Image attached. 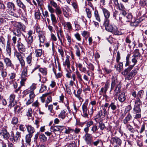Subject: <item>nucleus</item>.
I'll use <instances>...</instances> for the list:
<instances>
[{
	"mask_svg": "<svg viewBox=\"0 0 147 147\" xmlns=\"http://www.w3.org/2000/svg\"><path fill=\"white\" fill-rule=\"evenodd\" d=\"M133 57L132 59V61L134 63V64L133 65H129L128 67L125 69L121 73L125 77L126 80H131L137 74L138 71V68L136 67L130 72L137 62V59H138L136 58H134V57Z\"/></svg>",
	"mask_w": 147,
	"mask_h": 147,
	"instance_id": "1",
	"label": "nucleus"
},
{
	"mask_svg": "<svg viewBox=\"0 0 147 147\" xmlns=\"http://www.w3.org/2000/svg\"><path fill=\"white\" fill-rule=\"evenodd\" d=\"M36 84H33L28 89L23 92L24 94L25 95L29 94V98L26 102V104L27 105L31 104L34 101L35 95L33 91L36 88Z\"/></svg>",
	"mask_w": 147,
	"mask_h": 147,
	"instance_id": "2",
	"label": "nucleus"
},
{
	"mask_svg": "<svg viewBox=\"0 0 147 147\" xmlns=\"http://www.w3.org/2000/svg\"><path fill=\"white\" fill-rule=\"evenodd\" d=\"M109 20L104 21L103 25L107 31L111 32L115 35H121L122 34V32L119 31L116 26H113L111 24H109Z\"/></svg>",
	"mask_w": 147,
	"mask_h": 147,
	"instance_id": "3",
	"label": "nucleus"
},
{
	"mask_svg": "<svg viewBox=\"0 0 147 147\" xmlns=\"http://www.w3.org/2000/svg\"><path fill=\"white\" fill-rule=\"evenodd\" d=\"M111 80V91L116 86L114 91L116 93L115 95H117V93L120 92V89L121 88V83L117 80V78L114 76H113Z\"/></svg>",
	"mask_w": 147,
	"mask_h": 147,
	"instance_id": "4",
	"label": "nucleus"
},
{
	"mask_svg": "<svg viewBox=\"0 0 147 147\" xmlns=\"http://www.w3.org/2000/svg\"><path fill=\"white\" fill-rule=\"evenodd\" d=\"M107 115V110L104 108L103 109V111L100 110L98 112L96 116L94 117V119L96 122H99L101 119L105 117Z\"/></svg>",
	"mask_w": 147,
	"mask_h": 147,
	"instance_id": "5",
	"label": "nucleus"
},
{
	"mask_svg": "<svg viewBox=\"0 0 147 147\" xmlns=\"http://www.w3.org/2000/svg\"><path fill=\"white\" fill-rule=\"evenodd\" d=\"M114 5L119 10L121 11L122 14L125 16L127 14L125 9L123 5L121 3H119L118 0H112Z\"/></svg>",
	"mask_w": 147,
	"mask_h": 147,
	"instance_id": "6",
	"label": "nucleus"
},
{
	"mask_svg": "<svg viewBox=\"0 0 147 147\" xmlns=\"http://www.w3.org/2000/svg\"><path fill=\"white\" fill-rule=\"evenodd\" d=\"M122 15H123L122 14L121 11V12H119L116 10H115L113 13V17L115 19L123 23L124 20L123 19Z\"/></svg>",
	"mask_w": 147,
	"mask_h": 147,
	"instance_id": "7",
	"label": "nucleus"
},
{
	"mask_svg": "<svg viewBox=\"0 0 147 147\" xmlns=\"http://www.w3.org/2000/svg\"><path fill=\"white\" fill-rule=\"evenodd\" d=\"M21 133L19 131H17L15 134L12 133L11 136L13 137L12 139H10L11 141L13 140L16 143L18 142L20 140L21 137Z\"/></svg>",
	"mask_w": 147,
	"mask_h": 147,
	"instance_id": "8",
	"label": "nucleus"
},
{
	"mask_svg": "<svg viewBox=\"0 0 147 147\" xmlns=\"http://www.w3.org/2000/svg\"><path fill=\"white\" fill-rule=\"evenodd\" d=\"M87 104L85 103L82 106V115L84 117H88V114H90V111H89L87 108Z\"/></svg>",
	"mask_w": 147,
	"mask_h": 147,
	"instance_id": "9",
	"label": "nucleus"
},
{
	"mask_svg": "<svg viewBox=\"0 0 147 147\" xmlns=\"http://www.w3.org/2000/svg\"><path fill=\"white\" fill-rule=\"evenodd\" d=\"M63 128H65L64 126H55L51 127L50 130L51 131L55 133L56 131H59L60 133L63 130Z\"/></svg>",
	"mask_w": 147,
	"mask_h": 147,
	"instance_id": "10",
	"label": "nucleus"
},
{
	"mask_svg": "<svg viewBox=\"0 0 147 147\" xmlns=\"http://www.w3.org/2000/svg\"><path fill=\"white\" fill-rule=\"evenodd\" d=\"M6 9L9 12L13 10L14 11L16 10V8L14 3L12 2H7L6 3Z\"/></svg>",
	"mask_w": 147,
	"mask_h": 147,
	"instance_id": "11",
	"label": "nucleus"
},
{
	"mask_svg": "<svg viewBox=\"0 0 147 147\" xmlns=\"http://www.w3.org/2000/svg\"><path fill=\"white\" fill-rule=\"evenodd\" d=\"M111 142L113 145L116 144V145L121 146L122 144L121 140L117 137L111 138Z\"/></svg>",
	"mask_w": 147,
	"mask_h": 147,
	"instance_id": "12",
	"label": "nucleus"
},
{
	"mask_svg": "<svg viewBox=\"0 0 147 147\" xmlns=\"http://www.w3.org/2000/svg\"><path fill=\"white\" fill-rule=\"evenodd\" d=\"M0 134L3 137L4 139L6 140L8 139L10 136L9 133L5 128H3L2 129L0 133Z\"/></svg>",
	"mask_w": 147,
	"mask_h": 147,
	"instance_id": "13",
	"label": "nucleus"
},
{
	"mask_svg": "<svg viewBox=\"0 0 147 147\" xmlns=\"http://www.w3.org/2000/svg\"><path fill=\"white\" fill-rule=\"evenodd\" d=\"M17 42L16 46L18 51L19 53H23V52H24L26 49L23 44L19 41H18Z\"/></svg>",
	"mask_w": 147,
	"mask_h": 147,
	"instance_id": "14",
	"label": "nucleus"
},
{
	"mask_svg": "<svg viewBox=\"0 0 147 147\" xmlns=\"http://www.w3.org/2000/svg\"><path fill=\"white\" fill-rule=\"evenodd\" d=\"M28 67V66L24 67L23 70L22 71L21 74V78H22L23 80L26 81V78L27 76V72Z\"/></svg>",
	"mask_w": 147,
	"mask_h": 147,
	"instance_id": "15",
	"label": "nucleus"
},
{
	"mask_svg": "<svg viewBox=\"0 0 147 147\" xmlns=\"http://www.w3.org/2000/svg\"><path fill=\"white\" fill-rule=\"evenodd\" d=\"M103 13L105 17L104 21L109 20V18L110 16V12L106 9L105 8H102Z\"/></svg>",
	"mask_w": 147,
	"mask_h": 147,
	"instance_id": "16",
	"label": "nucleus"
},
{
	"mask_svg": "<svg viewBox=\"0 0 147 147\" xmlns=\"http://www.w3.org/2000/svg\"><path fill=\"white\" fill-rule=\"evenodd\" d=\"M6 54L7 56L9 57H10L11 54V47L10 43L8 42L6 47Z\"/></svg>",
	"mask_w": 147,
	"mask_h": 147,
	"instance_id": "17",
	"label": "nucleus"
},
{
	"mask_svg": "<svg viewBox=\"0 0 147 147\" xmlns=\"http://www.w3.org/2000/svg\"><path fill=\"white\" fill-rule=\"evenodd\" d=\"M22 54L24 55V53H19L17 51L14 52V55L18 60L19 62L24 59V58L22 55Z\"/></svg>",
	"mask_w": 147,
	"mask_h": 147,
	"instance_id": "18",
	"label": "nucleus"
},
{
	"mask_svg": "<svg viewBox=\"0 0 147 147\" xmlns=\"http://www.w3.org/2000/svg\"><path fill=\"white\" fill-rule=\"evenodd\" d=\"M4 61L7 67H13V65L12 63L11 60L9 58L6 57L4 59Z\"/></svg>",
	"mask_w": 147,
	"mask_h": 147,
	"instance_id": "19",
	"label": "nucleus"
},
{
	"mask_svg": "<svg viewBox=\"0 0 147 147\" xmlns=\"http://www.w3.org/2000/svg\"><path fill=\"white\" fill-rule=\"evenodd\" d=\"M118 95V99L121 102H124L126 99V96L124 92L120 93Z\"/></svg>",
	"mask_w": 147,
	"mask_h": 147,
	"instance_id": "20",
	"label": "nucleus"
},
{
	"mask_svg": "<svg viewBox=\"0 0 147 147\" xmlns=\"http://www.w3.org/2000/svg\"><path fill=\"white\" fill-rule=\"evenodd\" d=\"M85 140L87 144H90L92 142V136L90 134L87 133L85 135Z\"/></svg>",
	"mask_w": 147,
	"mask_h": 147,
	"instance_id": "21",
	"label": "nucleus"
},
{
	"mask_svg": "<svg viewBox=\"0 0 147 147\" xmlns=\"http://www.w3.org/2000/svg\"><path fill=\"white\" fill-rule=\"evenodd\" d=\"M32 53H31L26 58V61L27 64L30 66L32 65L33 59L32 56Z\"/></svg>",
	"mask_w": 147,
	"mask_h": 147,
	"instance_id": "22",
	"label": "nucleus"
},
{
	"mask_svg": "<svg viewBox=\"0 0 147 147\" xmlns=\"http://www.w3.org/2000/svg\"><path fill=\"white\" fill-rule=\"evenodd\" d=\"M15 95L13 94H11L9 96V101L11 105H12L13 106L17 103L15 99Z\"/></svg>",
	"mask_w": 147,
	"mask_h": 147,
	"instance_id": "23",
	"label": "nucleus"
},
{
	"mask_svg": "<svg viewBox=\"0 0 147 147\" xmlns=\"http://www.w3.org/2000/svg\"><path fill=\"white\" fill-rule=\"evenodd\" d=\"M25 126L27 128L28 132L29 134H33L35 132V129L32 125H26Z\"/></svg>",
	"mask_w": 147,
	"mask_h": 147,
	"instance_id": "24",
	"label": "nucleus"
},
{
	"mask_svg": "<svg viewBox=\"0 0 147 147\" xmlns=\"http://www.w3.org/2000/svg\"><path fill=\"white\" fill-rule=\"evenodd\" d=\"M16 24L17 26L16 27L17 28H18L19 30L25 32L26 27L24 25L20 22H17Z\"/></svg>",
	"mask_w": 147,
	"mask_h": 147,
	"instance_id": "25",
	"label": "nucleus"
},
{
	"mask_svg": "<svg viewBox=\"0 0 147 147\" xmlns=\"http://www.w3.org/2000/svg\"><path fill=\"white\" fill-rule=\"evenodd\" d=\"M13 32L14 35L18 37H20L21 35H23L22 31L17 28L13 30Z\"/></svg>",
	"mask_w": 147,
	"mask_h": 147,
	"instance_id": "26",
	"label": "nucleus"
},
{
	"mask_svg": "<svg viewBox=\"0 0 147 147\" xmlns=\"http://www.w3.org/2000/svg\"><path fill=\"white\" fill-rule=\"evenodd\" d=\"M91 105L92 106L91 108V111H90V115H92L94 111V109L93 108L95 107V109H96L95 107L96 105H97V103L96 101L95 100H93L90 103V105Z\"/></svg>",
	"mask_w": 147,
	"mask_h": 147,
	"instance_id": "27",
	"label": "nucleus"
},
{
	"mask_svg": "<svg viewBox=\"0 0 147 147\" xmlns=\"http://www.w3.org/2000/svg\"><path fill=\"white\" fill-rule=\"evenodd\" d=\"M132 117L130 113H128L126 116L125 118L123 121V123L125 124H126L128 123L131 119Z\"/></svg>",
	"mask_w": 147,
	"mask_h": 147,
	"instance_id": "28",
	"label": "nucleus"
},
{
	"mask_svg": "<svg viewBox=\"0 0 147 147\" xmlns=\"http://www.w3.org/2000/svg\"><path fill=\"white\" fill-rule=\"evenodd\" d=\"M41 33H39L38 36L40 42L43 44L45 42V37L44 33L43 32Z\"/></svg>",
	"mask_w": 147,
	"mask_h": 147,
	"instance_id": "29",
	"label": "nucleus"
},
{
	"mask_svg": "<svg viewBox=\"0 0 147 147\" xmlns=\"http://www.w3.org/2000/svg\"><path fill=\"white\" fill-rule=\"evenodd\" d=\"M66 111L63 110L61 111L59 114L58 115V117L61 118L62 119H64L66 117Z\"/></svg>",
	"mask_w": 147,
	"mask_h": 147,
	"instance_id": "30",
	"label": "nucleus"
},
{
	"mask_svg": "<svg viewBox=\"0 0 147 147\" xmlns=\"http://www.w3.org/2000/svg\"><path fill=\"white\" fill-rule=\"evenodd\" d=\"M140 106L135 105L133 109L134 112L135 114L141 113Z\"/></svg>",
	"mask_w": 147,
	"mask_h": 147,
	"instance_id": "31",
	"label": "nucleus"
},
{
	"mask_svg": "<svg viewBox=\"0 0 147 147\" xmlns=\"http://www.w3.org/2000/svg\"><path fill=\"white\" fill-rule=\"evenodd\" d=\"M61 111L60 109L59 108V106H57L56 107L55 109L53 110L51 115L53 116L57 115L59 114L60 112Z\"/></svg>",
	"mask_w": 147,
	"mask_h": 147,
	"instance_id": "32",
	"label": "nucleus"
},
{
	"mask_svg": "<svg viewBox=\"0 0 147 147\" xmlns=\"http://www.w3.org/2000/svg\"><path fill=\"white\" fill-rule=\"evenodd\" d=\"M39 71L40 72L43 76H46L47 74V70L46 68H40Z\"/></svg>",
	"mask_w": 147,
	"mask_h": 147,
	"instance_id": "33",
	"label": "nucleus"
},
{
	"mask_svg": "<svg viewBox=\"0 0 147 147\" xmlns=\"http://www.w3.org/2000/svg\"><path fill=\"white\" fill-rule=\"evenodd\" d=\"M50 16L51 17V20L52 22L53 25H55L57 22L56 18L54 14L51 13Z\"/></svg>",
	"mask_w": 147,
	"mask_h": 147,
	"instance_id": "34",
	"label": "nucleus"
},
{
	"mask_svg": "<svg viewBox=\"0 0 147 147\" xmlns=\"http://www.w3.org/2000/svg\"><path fill=\"white\" fill-rule=\"evenodd\" d=\"M33 136V134H28L26 136V143L29 144L31 141V138Z\"/></svg>",
	"mask_w": 147,
	"mask_h": 147,
	"instance_id": "35",
	"label": "nucleus"
},
{
	"mask_svg": "<svg viewBox=\"0 0 147 147\" xmlns=\"http://www.w3.org/2000/svg\"><path fill=\"white\" fill-rule=\"evenodd\" d=\"M55 8V11L56 15L58 16H61L62 14V12L60 7L58 6Z\"/></svg>",
	"mask_w": 147,
	"mask_h": 147,
	"instance_id": "36",
	"label": "nucleus"
},
{
	"mask_svg": "<svg viewBox=\"0 0 147 147\" xmlns=\"http://www.w3.org/2000/svg\"><path fill=\"white\" fill-rule=\"evenodd\" d=\"M63 130H65L64 132L65 134H68L70 133H71L74 132V130L69 127H66L65 126V128H63Z\"/></svg>",
	"mask_w": 147,
	"mask_h": 147,
	"instance_id": "37",
	"label": "nucleus"
},
{
	"mask_svg": "<svg viewBox=\"0 0 147 147\" xmlns=\"http://www.w3.org/2000/svg\"><path fill=\"white\" fill-rule=\"evenodd\" d=\"M63 65L65 66L67 65L68 68L69 69L70 67V63L69 61L68 56H67L66 57V59Z\"/></svg>",
	"mask_w": 147,
	"mask_h": 147,
	"instance_id": "38",
	"label": "nucleus"
},
{
	"mask_svg": "<svg viewBox=\"0 0 147 147\" xmlns=\"http://www.w3.org/2000/svg\"><path fill=\"white\" fill-rule=\"evenodd\" d=\"M36 57H40L42 54V50L41 49H37L35 51Z\"/></svg>",
	"mask_w": 147,
	"mask_h": 147,
	"instance_id": "39",
	"label": "nucleus"
},
{
	"mask_svg": "<svg viewBox=\"0 0 147 147\" xmlns=\"http://www.w3.org/2000/svg\"><path fill=\"white\" fill-rule=\"evenodd\" d=\"M140 21L138 19L136 20L134 22H131L130 25L131 26L136 27L138 26Z\"/></svg>",
	"mask_w": 147,
	"mask_h": 147,
	"instance_id": "40",
	"label": "nucleus"
},
{
	"mask_svg": "<svg viewBox=\"0 0 147 147\" xmlns=\"http://www.w3.org/2000/svg\"><path fill=\"white\" fill-rule=\"evenodd\" d=\"M76 50V55L78 57H80L81 55L80 51L79 48L78 46L76 45L75 47Z\"/></svg>",
	"mask_w": 147,
	"mask_h": 147,
	"instance_id": "41",
	"label": "nucleus"
},
{
	"mask_svg": "<svg viewBox=\"0 0 147 147\" xmlns=\"http://www.w3.org/2000/svg\"><path fill=\"white\" fill-rule=\"evenodd\" d=\"M123 16V17L125 18V16L126 17V18L127 19V20H126V21L127 22H129L131 20L133 16L132 15L131 13H128L127 14H127L125 16Z\"/></svg>",
	"mask_w": 147,
	"mask_h": 147,
	"instance_id": "42",
	"label": "nucleus"
},
{
	"mask_svg": "<svg viewBox=\"0 0 147 147\" xmlns=\"http://www.w3.org/2000/svg\"><path fill=\"white\" fill-rule=\"evenodd\" d=\"M33 41V37L32 36H28L26 42L28 44V47H29L31 45V43Z\"/></svg>",
	"mask_w": 147,
	"mask_h": 147,
	"instance_id": "43",
	"label": "nucleus"
},
{
	"mask_svg": "<svg viewBox=\"0 0 147 147\" xmlns=\"http://www.w3.org/2000/svg\"><path fill=\"white\" fill-rule=\"evenodd\" d=\"M38 75L39 77V81L40 82H41L44 83L47 80V79L46 77H42V81H41V75L40 73H38Z\"/></svg>",
	"mask_w": 147,
	"mask_h": 147,
	"instance_id": "44",
	"label": "nucleus"
},
{
	"mask_svg": "<svg viewBox=\"0 0 147 147\" xmlns=\"http://www.w3.org/2000/svg\"><path fill=\"white\" fill-rule=\"evenodd\" d=\"M85 11L86 13L87 16L89 18H91L92 14L91 11L90 9L87 8H86Z\"/></svg>",
	"mask_w": 147,
	"mask_h": 147,
	"instance_id": "45",
	"label": "nucleus"
},
{
	"mask_svg": "<svg viewBox=\"0 0 147 147\" xmlns=\"http://www.w3.org/2000/svg\"><path fill=\"white\" fill-rule=\"evenodd\" d=\"M141 98L136 97L135 99V105H142V102L141 100Z\"/></svg>",
	"mask_w": 147,
	"mask_h": 147,
	"instance_id": "46",
	"label": "nucleus"
},
{
	"mask_svg": "<svg viewBox=\"0 0 147 147\" xmlns=\"http://www.w3.org/2000/svg\"><path fill=\"white\" fill-rule=\"evenodd\" d=\"M94 15L96 20L99 22H100V16L99 14L98 11L97 10H96L94 11Z\"/></svg>",
	"mask_w": 147,
	"mask_h": 147,
	"instance_id": "47",
	"label": "nucleus"
},
{
	"mask_svg": "<svg viewBox=\"0 0 147 147\" xmlns=\"http://www.w3.org/2000/svg\"><path fill=\"white\" fill-rule=\"evenodd\" d=\"M39 138L40 141L42 142H45L47 140V138L44 134H41L39 136Z\"/></svg>",
	"mask_w": 147,
	"mask_h": 147,
	"instance_id": "48",
	"label": "nucleus"
},
{
	"mask_svg": "<svg viewBox=\"0 0 147 147\" xmlns=\"http://www.w3.org/2000/svg\"><path fill=\"white\" fill-rule=\"evenodd\" d=\"M140 54L139 52V49L136 50L134 52V54L133 57L138 59V57H140Z\"/></svg>",
	"mask_w": 147,
	"mask_h": 147,
	"instance_id": "49",
	"label": "nucleus"
},
{
	"mask_svg": "<svg viewBox=\"0 0 147 147\" xmlns=\"http://www.w3.org/2000/svg\"><path fill=\"white\" fill-rule=\"evenodd\" d=\"M82 91V89H78L77 92V94H75V96L78 98L80 100H81V99H82V98L80 96V94H81Z\"/></svg>",
	"mask_w": 147,
	"mask_h": 147,
	"instance_id": "50",
	"label": "nucleus"
},
{
	"mask_svg": "<svg viewBox=\"0 0 147 147\" xmlns=\"http://www.w3.org/2000/svg\"><path fill=\"white\" fill-rule=\"evenodd\" d=\"M110 108H111V110L113 111L117 109V107L115 103L111 102L108 107L109 109Z\"/></svg>",
	"mask_w": 147,
	"mask_h": 147,
	"instance_id": "51",
	"label": "nucleus"
},
{
	"mask_svg": "<svg viewBox=\"0 0 147 147\" xmlns=\"http://www.w3.org/2000/svg\"><path fill=\"white\" fill-rule=\"evenodd\" d=\"M8 75L9 76V78L11 80H12L14 79L16 77V73L14 72H11Z\"/></svg>",
	"mask_w": 147,
	"mask_h": 147,
	"instance_id": "52",
	"label": "nucleus"
},
{
	"mask_svg": "<svg viewBox=\"0 0 147 147\" xmlns=\"http://www.w3.org/2000/svg\"><path fill=\"white\" fill-rule=\"evenodd\" d=\"M0 71H1V74L2 77L3 78H5L7 75V72L4 71V69Z\"/></svg>",
	"mask_w": 147,
	"mask_h": 147,
	"instance_id": "53",
	"label": "nucleus"
},
{
	"mask_svg": "<svg viewBox=\"0 0 147 147\" xmlns=\"http://www.w3.org/2000/svg\"><path fill=\"white\" fill-rule=\"evenodd\" d=\"M0 42L2 44L5 45L6 44V40L5 39V37L3 36H0Z\"/></svg>",
	"mask_w": 147,
	"mask_h": 147,
	"instance_id": "54",
	"label": "nucleus"
},
{
	"mask_svg": "<svg viewBox=\"0 0 147 147\" xmlns=\"http://www.w3.org/2000/svg\"><path fill=\"white\" fill-rule=\"evenodd\" d=\"M12 11L13 10L9 12V13L10 15L17 18H18L20 17V14L19 13H14Z\"/></svg>",
	"mask_w": 147,
	"mask_h": 147,
	"instance_id": "55",
	"label": "nucleus"
},
{
	"mask_svg": "<svg viewBox=\"0 0 147 147\" xmlns=\"http://www.w3.org/2000/svg\"><path fill=\"white\" fill-rule=\"evenodd\" d=\"M144 91L143 90H141L138 92L137 97L142 98L143 96Z\"/></svg>",
	"mask_w": 147,
	"mask_h": 147,
	"instance_id": "56",
	"label": "nucleus"
},
{
	"mask_svg": "<svg viewBox=\"0 0 147 147\" xmlns=\"http://www.w3.org/2000/svg\"><path fill=\"white\" fill-rule=\"evenodd\" d=\"M50 3L51 5L53 6L55 8H56L58 6V5L57 3L55 2L53 0H50Z\"/></svg>",
	"mask_w": 147,
	"mask_h": 147,
	"instance_id": "57",
	"label": "nucleus"
},
{
	"mask_svg": "<svg viewBox=\"0 0 147 147\" xmlns=\"http://www.w3.org/2000/svg\"><path fill=\"white\" fill-rule=\"evenodd\" d=\"M18 122V119L16 117H13L12 118L11 123L13 124H16Z\"/></svg>",
	"mask_w": 147,
	"mask_h": 147,
	"instance_id": "58",
	"label": "nucleus"
},
{
	"mask_svg": "<svg viewBox=\"0 0 147 147\" xmlns=\"http://www.w3.org/2000/svg\"><path fill=\"white\" fill-rule=\"evenodd\" d=\"M47 7L49 11L51 13H53L54 12V9L50 5H48Z\"/></svg>",
	"mask_w": 147,
	"mask_h": 147,
	"instance_id": "59",
	"label": "nucleus"
},
{
	"mask_svg": "<svg viewBox=\"0 0 147 147\" xmlns=\"http://www.w3.org/2000/svg\"><path fill=\"white\" fill-rule=\"evenodd\" d=\"M32 111L31 108H29L28 109L26 115L28 117H32Z\"/></svg>",
	"mask_w": 147,
	"mask_h": 147,
	"instance_id": "60",
	"label": "nucleus"
},
{
	"mask_svg": "<svg viewBox=\"0 0 147 147\" xmlns=\"http://www.w3.org/2000/svg\"><path fill=\"white\" fill-rule=\"evenodd\" d=\"M46 89L47 86L45 85L42 84L40 90V92H43L46 90Z\"/></svg>",
	"mask_w": 147,
	"mask_h": 147,
	"instance_id": "61",
	"label": "nucleus"
},
{
	"mask_svg": "<svg viewBox=\"0 0 147 147\" xmlns=\"http://www.w3.org/2000/svg\"><path fill=\"white\" fill-rule=\"evenodd\" d=\"M118 71L120 72L123 69V64L122 62H120L118 63Z\"/></svg>",
	"mask_w": 147,
	"mask_h": 147,
	"instance_id": "62",
	"label": "nucleus"
},
{
	"mask_svg": "<svg viewBox=\"0 0 147 147\" xmlns=\"http://www.w3.org/2000/svg\"><path fill=\"white\" fill-rule=\"evenodd\" d=\"M109 82H107L106 84H105V86H104V93L105 94H106V92L108 90V89L109 88Z\"/></svg>",
	"mask_w": 147,
	"mask_h": 147,
	"instance_id": "63",
	"label": "nucleus"
},
{
	"mask_svg": "<svg viewBox=\"0 0 147 147\" xmlns=\"http://www.w3.org/2000/svg\"><path fill=\"white\" fill-rule=\"evenodd\" d=\"M64 26L67 27L68 29L70 30L72 29L71 24L69 22L66 23L65 24Z\"/></svg>",
	"mask_w": 147,
	"mask_h": 147,
	"instance_id": "64",
	"label": "nucleus"
}]
</instances>
